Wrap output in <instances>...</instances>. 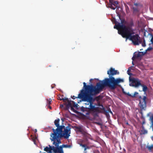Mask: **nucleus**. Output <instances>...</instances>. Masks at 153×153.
Here are the masks:
<instances>
[{
    "mask_svg": "<svg viewBox=\"0 0 153 153\" xmlns=\"http://www.w3.org/2000/svg\"><path fill=\"white\" fill-rule=\"evenodd\" d=\"M130 67H134L133 66H131Z\"/></svg>",
    "mask_w": 153,
    "mask_h": 153,
    "instance_id": "obj_43",
    "label": "nucleus"
},
{
    "mask_svg": "<svg viewBox=\"0 0 153 153\" xmlns=\"http://www.w3.org/2000/svg\"><path fill=\"white\" fill-rule=\"evenodd\" d=\"M118 4V2L117 1H114V3L112 4L114 6L116 7V5Z\"/></svg>",
    "mask_w": 153,
    "mask_h": 153,
    "instance_id": "obj_21",
    "label": "nucleus"
},
{
    "mask_svg": "<svg viewBox=\"0 0 153 153\" xmlns=\"http://www.w3.org/2000/svg\"><path fill=\"white\" fill-rule=\"evenodd\" d=\"M99 98H100V96H99L97 97H96V98H97V99H99Z\"/></svg>",
    "mask_w": 153,
    "mask_h": 153,
    "instance_id": "obj_37",
    "label": "nucleus"
},
{
    "mask_svg": "<svg viewBox=\"0 0 153 153\" xmlns=\"http://www.w3.org/2000/svg\"><path fill=\"white\" fill-rule=\"evenodd\" d=\"M48 107H49V108L50 109H51L52 108V107L50 105H48Z\"/></svg>",
    "mask_w": 153,
    "mask_h": 153,
    "instance_id": "obj_33",
    "label": "nucleus"
},
{
    "mask_svg": "<svg viewBox=\"0 0 153 153\" xmlns=\"http://www.w3.org/2000/svg\"><path fill=\"white\" fill-rule=\"evenodd\" d=\"M152 49H153V48L152 47H149L148 48V49L147 50H146L145 52H146V53L147 52V51L152 50Z\"/></svg>",
    "mask_w": 153,
    "mask_h": 153,
    "instance_id": "obj_23",
    "label": "nucleus"
},
{
    "mask_svg": "<svg viewBox=\"0 0 153 153\" xmlns=\"http://www.w3.org/2000/svg\"><path fill=\"white\" fill-rule=\"evenodd\" d=\"M146 53V52H139L137 53H134V54L132 58V63L133 65H134L133 61H134L136 59L142 57Z\"/></svg>",
    "mask_w": 153,
    "mask_h": 153,
    "instance_id": "obj_8",
    "label": "nucleus"
},
{
    "mask_svg": "<svg viewBox=\"0 0 153 153\" xmlns=\"http://www.w3.org/2000/svg\"><path fill=\"white\" fill-rule=\"evenodd\" d=\"M146 148L150 151H151L152 149H153V145H152L150 146H146Z\"/></svg>",
    "mask_w": 153,
    "mask_h": 153,
    "instance_id": "obj_15",
    "label": "nucleus"
},
{
    "mask_svg": "<svg viewBox=\"0 0 153 153\" xmlns=\"http://www.w3.org/2000/svg\"><path fill=\"white\" fill-rule=\"evenodd\" d=\"M72 102L73 103V106L75 108H77L78 105L74 101H72Z\"/></svg>",
    "mask_w": 153,
    "mask_h": 153,
    "instance_id": "obj_19",
    "label": "nucleus"
},
{
    "mask_svg": "<svg viewBox=\"0 0 153 153\" xmlns=\"http://www.w3.org/2000/svg\"><path fill=\"white\" fill-rule=\"evenodd\" d=\"M110 112L111 113H112V112L111 111Z\"/></svg>",
    "mask_w": 153,
    "mask_h": 153,
    "instance_id": "obj_44",
    "label": "nucleus"
},
{
    "mask_svg": "<svg viewBox=\"0 0 153 153\" xmlns=\"http://www.w3.org/2000/svg\"><path fill=\"white\" fill-rule=\"evenodd\" d=\"M113 4H110L109 7H110L111 9H113V10H115V9L116 7H114L113 6Z\"/></svg>",
    "mask_w": 153,
    "mask_h": 153,
    "instance_id": "obj_22",
    "label": "nucleus"
},
{
    "mask_svg": "<svg viewBox=\"0 0 153 153\" xmlns=\"http://www.w3.org/2000/svg\"><path fill=\"white\" fill-rule=\"evenodd\" d=\"M129 79L130 81L131 82V84H130V86L137 87L141 86L142 84L138 78H131L130 77H129Z\"/></svg>",
    "mask_w": 153,
    "mask_h": 153,
    "instance_id": "obj_7",
    "label": "nucleus"
},
{
    "mask_svg": "<svg viewBox=\"0 0 153 153\" xmlns=\"http://www.w3.org/2000/svg\"><path fill=\"white\" fill-rule=\"evenodd\" d=\"M100 92H98L83 97L84 101L87 102L85 103V105H88V107L86 106L85 108L82 107L81 108V111L82 112H83L85 111L87 112L85 113L86 115H89L91 112H98L99 111L98 108L96 107L95 105H93L95 99L93 97L96 95Z\"/></svg>",
    "mask_w": 153,
    "mask_h": 153,
    "instance_id": "obj_4",
    "label": "nucleus"
},
{
    "mask_svg": "<svg viewBox=\"0 0 153 153\" xmlns=\"http://www.w3.org/2000/svg\"><path fill=\"white\" fill-rule=\"evenodd\" d=\"M133 25V23L131 22L127 26L120 25L119 23L116 26L118 27L117 30L118 33L121 35L123 37L131 41L134 45H138L140 43V38L137 34L133 35L134 34L132 28Z\"/></svg>",
    "mask_w": 153,
    "mask_h": 153,
    "instance_id": "obj_2",
    "label": "nucleus"
},
{
    "mask_svg": "<svg viewBox=\"0 0 153 153\" xmlns=\"http://www.w3.org/2000/svg\"><path fill=\"white\" fill-rule=\"evenodd\" d=\"M109 3H110V4H112L113 3H114V0H109Z\"/></svg>",
    "mask_w": 153,
    "mask_h": 153,
    "instance_id": "obj_29",
    "label": "nucleus"
},
{
    "mask_svg": "<svg viewBox=\"0 0 153 153\" xmlns=\"http://www.w3.org/2000/svg\"><path fill=\"white\" fill-rule=\"evenodd\" d=\"M140 86L143 87V91L145 93L148 90V88L147 86L144 85V84H142Z\"/></svg>",
    "mask_w": 153,
    "mask_h": 153,
    "instance_id": "obj_14",
    "label": "nucleus"
},
{
    "mask_svg": "<svg viewBox=\"0 0 153 153\" xmlns=\"http://www.w3.org/2000/svg\"><path fill=\"white\" fill-rule=\"evenodd\" d=\"M60 119L58 118L54 121L55 125L57 128L56 129H52L53 133H51L50 139L54 138L59 136H62L67 131V133L70 132L71 128L69 126L65 127L63 125H59Z\"/></svg>",
    "mask_w": 153,
    "mask_h": 153,
    "instance_id": "obj_5",
    "label": "nucleus"
},
{
    "mask_svg": "<svg viewBox=\"0 0 153 153\" xmlns=\"http://www.w3.org/2000/svg\"><path fill=\"white\" fill-rule=\"evenodd\" d=\"M123 93L125 95H127L128 96H129L132 97V95H131V94H130L129 92L126 93L124 91H123Z\"/></svg>",
    "mask_w": 153,
    "mask_h": 153,
    "instance_id": "obj_18",
    "label": "nucleus"
},
{
    "mask_svg": "<svg viewBox=\"0 0 153 153\" xmlns=\"http://www.w3.org/2000/svg\"><path fill=\"white\" fill-rule=\"evenodd\" d=\"M78 144L80 146L84 148V153H87L86 150L87 149H90L91 147H93V146H88L89 144L88 143H87L86 144H83L82 142H79L78 143Z\"/></svg>",
    "mask_w": 153,
    "mask_h": 153,
    "instance_id": "obj_9",
    "label": "nucleus"
},
{
    "mask_svg": "<svg viewBox=\"0 0 153 153\" xmlns=\"http://www.w3.org/2000/svg\"><path fill=\"white\" fill-rule=\"evenodd\" d=\"M138 93L137 92H135L134 93V94L132 95V97H135V96L137 95L138 94Z\"/></svg>",
    "mask_w": 153,
    "mask_h": 153,
    "instance_id": "obj_24",
    "label": "nucleus"
},
{
    "mask_svg": "<svg viewBox=\"0 0 153 153\" xmlns=\"http://www.w3.org/2000/svg\"><path fill=\"white\" fill-rule=\"evenodd\" d=\"M124 21H125V20H121V24L120 23L118 22H115V25L114 26V28L117 29V28H118V27L117 26H116V25H117L119 23L120 24V25H124L123 24V23H124Z\"/></svg>",
    "mask_w": 153,
    "mask_h": 153,
    "instance_id": "obj_13",
    "label": "nucleus"
},
{
    "mask_svg": "<svg viewBox=\"0 0 153 153\" xmlns=\"http://www.w3.org/2000/svg\"><path fill=\"white\" fill-rule=\"evenodd\" d=\"M142 46L144 47H145L146 46L145 40H144L143 42L142 43Z\"/></svg>",
    "mask_w": 153,
    "mask_h": 153,
    "instance_id": "obj_27",
    "label": "nucleus"
},
{
    "mask_svg": "<svg viewBox=\"0 0 153 153\" xmlns=\"http://www.w3.org/2000/svg\"><path fill=\"white\" fill-rule=\"evenodd\" d=\"M64 102H66L67 101L68 103L66 105V108H69L70 107L72 106L71 103L72 101H70L68 98H65V99H62Z\"/></svg>",
    "mask_w": 153,
    "mask_h": 153,
    "instance_id": "obj_10",
    "label": "nucleus"
},
{
    "mask_svg": "<svg viewBox=\"0 0 153 153\" xmlns=\"http://www.w3.org/2000/svg\"><path fill=\"white\" fill-rule=\"evenodd\" d=\"M142 133L143 134H146L147 132V131L146 130H144L143 131H142Z\"/></svg>",
    "mask_w": 153,
    "mask_h": 153,
    "instance_id": "obj_30",
    "label": "nucleus"
},
{
    "mask_svg": "<svg viewBox=\"0 0 153 153\" xmlns=\"http://www.w3.org/2000/svg\"><path fill=\"white\" fill-rule=\"evenodd\" d=\"M152 140H153V139H152Z\"/></svg>",
    "mask_w": 153,
    "mask_h": 153,
    "instance_id": "obj_47",
    "label": "nucleus"
},
{
    "mask_svg": "<svg viewBox=\"0 0 153 153\" xmlns=\"http://www.w3.org/2000/svg\"><path fill=\"white\" fill-rule=\"evenodd\" d=\"M76 128L80 132L81 131V128L79 127H77Z\"/></svg>",
    "mask_w": 153,
    "mask_h": 153,
    "instance_id": "obj_26",
    "label": "nucleus"
},
{
    "mask_svg": "<svg viewBox=\"0 0 153 153\" xmlns=\"http://www.w3.org/2000/svg\"><path fill=\"white\" fill-rule=\"evenodd\" d=\"M145 123V121H143V122H142V125H143V124H144Z\"/></svg>",
    "mask_w": 153,
    "mask_h": 153,
    "instance_id": "obj_34",
    "label": "nucleus"
},
{
    "mask_svg": "<svg viewBox=\"0 0 153 153\" xmlns=\"http://www.w3.org/2000/svg\"><path fill=\"white\" fill-rule=\"evenodd\" d=\"M124 82L123 79L120 78L115 79L112 76H110L109 78H105L102 83L97 82L96 86L91 84L86 85L85 82L83 83V87L79 94L78 97H83L94 94L98 92H100L105 86H108L111 89H114L116 88L117 86L121 82Z\"/></svg>",
    "mask_w": 153,
    "mask_h": 153,
    "instance_id": "obj_1",
    "label": "nucleus"
},
{
    "mask_svg": "<svg viewBox=\"0 0 153 153\" xmlns=\"http://www.w3.org/2000/svg\"><path fill=\"white\" fill-rule=\"evenodd\" d=\"M93 80V79H90V82H91V81H92V80Z\"/></svg>",
    "mask_w": 153,
    "mask_h": 153,
    "instance_id": "obj_39",
    "label": "nucleus"
},
{
    "mask_svg": "<svg viewBox=\"0 0 153 153\" xmlns=\"http://www.w3.org/2000/svg\"><path fill=\"white\" fill-rule=\"evenodd\" d=\"M97 123V124H100V123Z\"/></svg>",
    "mask_w": 153,
    "mask_h": 153,
    "instance_id": "obj_41",
    "label": "nucleus"
},
{
    "mask_svg": "<svg viewBox=\"0 0 153 153\" xmlns=\"http://www.w3.org/2000/svg\"><path fill=\"white\" fill-rule=\"evenodd\" d=\"M70 132L67 133L66 131L62 136L51 139L53 146L49 145V147H46L44 148V150L48 153H52V150L54 153H64L63 148H70L71 147V146L65 144H63L60 146L59 145L61 143V139L63 137L66 139L68 138L70 136Z\"/></svg>",
    "mask_w": 153,
    "mask_h": 153,
    "instance_id": "obj_3",
    "label": "nucleus"
},
{
    "mask_svg": "<svg viewBox=\"0 0 153 153\" xmlns=\"http://www.w3.org/2000/svg\"><path fill=\"white\" fill-rule=\"evenodd\" d=\"M117 72V71H116L114 69H113L112 68H111L110 70L108 71L107 74L109 76H112L116 74Z\"/></svg>",
    "mask_w": 153,
    "mask_h": 153,
    "instance_id": "obj_11",
    "label": "nucleus"
},
{
    "mask_svg": "<svg viewBox=\"0 0 153 153\" xmlns=\"http://www.w3.org/2000/svg\"><path fill=\"white\" fill-rule=\"evenodd\" d=\"M63 107H64L63 105H60V107L61 108H62Z\"/></svg>",
    "mask_w": 153,
    "mask_h": 153,
    "instance_id": "obj_32",
    "label": "nucleus"
},
{
    "mask_svg": "<svg viewBox=\"0 0 153 153\" xmlns=\"http://www.w3.org/2000/svg\"><path fill=\"white\" fill-rule=\"evenodd\" d=\"M79 96V94H78V97H75V96H71V97L72 99H75L76 98H79V99H82V100H83V101H84V98H83V97H82V98H79V97H78Z\"/></svg>",
    "mask_w": 153,
    "mask_h": 153,
    "instance_id": "obj_17",
    "label": "nucleus"
},
{
    "mask_svg": "<svg viewBox=\"0 0 153 153\" xmlns=\"http://www.w3.org/2000/svg\"><path fill=\"white\" fill-rule=\"evenodd\" d=\"M150 119L151 121H153V114L150 116Z\"/></svg>",
    "mask_w": 153,
    "mask_h": 153,
    "instance_id": "obj_28",
    "label": "nucleus"
},
{
    "mask_svg": "<svg viewBox=\"0 0 153 153\" xmlns=\"http://www.w3.org/2000/svg\"><path fill=\"white\" fill-rule=\"evenodd\" d=\"M134 4L136 6H137L138 5V4L137 3H135Z\"/></svg>",
    "mask_w": 153,
    "mask_h": 153,
    "instance_id": "obj_38",
    "label": "nucleus"
},
{
    "mask_svg": "<svg viewBox=\"0 0 153 153\" xmlns=\"http://www.w3.org/2000/svg\"><path fill=\"white\" fill-rule=\"evenodd\" d=\"M47 103L48 105H50L52 102V101L51 99H47Z\"/></svg>",
    "mask_w": 153,
    "mask_h": 153,
    "instance_id": "obj_16",
    "label": "nucleus"
},
{
    "mask_svg": "<svg viewBox=\"0 0 153 153\" xmlns=\"http://www.w3.org/2000/svg\"><path fill=\"white\" fill-rule=\"evenodd\" d=\"M133 10H134V11H138V9L137 8H133Z\"/></svg>",
    "mask_w": 153,
    "mask_h": 153,
    "instance_id": "obj_31",
    "label": "nucleus"
},
{
    "mask_svg": "<svg viewBox=\"0 0 153 153\" xmlns=\"http://www.w3.org/2000/svg\"><path fill=\"white\" fill-rule=\"evenodd\" d=\"M135 68H128V70L127 71V73L128 74L131 76L132 75V74L131 73V72L132 71H133Z\"/></svg>",
    "mask_w": 153,
    "mask_h": 153,
    "instance_id": "obj_12",
    "label": "nucleus"
},
{
    "mask_svg": "<svg viewBox=\"0 0 153 153\" xmlns=\"http://www.w3.org/2000/svg\"><path fill=\"white\" fill-rule=\"evenodd\" d=\"M63 97V95H62V96H61L60 95H59V96H58V98L59 100H62V99H65V98H63L62 97Z\"/></svg>",
    "mask_w": 153,
    "mask_h": 153,
    "instance_id": "obj_20",
    "label": "nucleus"
},
{
    "mask_svg": "<svg viewBox=\"0 0 153 153\" xmlns=\"http://www.w3.org/2000/svg\"><path fill=\"white\" fill-rule=\"evenodd\" d=\"M147 97L146 96H144L143 98L141 97H140L139 100V103L138 106L140 108V110L139 111V113L141 114L140 116L141 118L142 119H144V117L143 116V111H145L146 108V99Z\"/></svg>",
    "mask_w": 153,
    "mask_h": 153,
    "instance_id": "obj_6",
    "label": "nucleus"
},
{
    "mask_svg": "<svg viewBox=\"0 0 153 153\" xmlns=\"http://www.w3.org/2000/svg\"><path fill=\"white\" fill-rule=\"evenodd\" d=\"M152 123V127H153V121H151Z\"/></svg>",
    "mask_w": 153,
    "mask_h": 153,
    "instance_id": "obj_35",
    "label": "nucleus"
},
{
    "mask_svg": "<svg viewBox=\"0 0 153 153\" xmlns=\"http://www.w3.org/2000/svg\"><path fill=\"white\" fill-rule=\"evenodd\" d=\"M126 123L127 125H129V124L128 122Z\"/></svg>",
    "mask_w": 153,
    "mask_h": 153,
    "instance_id": "obj_40",
    "label": "nucleus"
},
{
    "mask_svg": "<svg viewBox=\"0 0 153 153\" xmlns=\"http://www.w3.org/2000/svg\"><path fill=\"white\" fill-rule=\"evenodd\" d=\"M152 123V127H153V121H151Z\"/></svg>",
    "mask_w": 153,
    "mask_h": 153,
    "instance_id": "obj_36",
    "label": "nucleus"
},
{
    "mask_svg": "<svg viewBox=\"0 0 153 153\" xmlns=\"http://www.w3.org/2000/svg\"><path fill=\"white\" fill-rule=\"evenodd\" d=\"M71 107V110L73 111L74 112H76V111L73 108V107L72 106L70 107Z\"/></svg>",
    "mask_w": 153,
    "mask_h": 153,
    "instance_id": "obj_25",
    "label": "nucleus"
},
{
    "mask_svg": "<svg viewBox=\"0 0 153 153\" xmlns=\"http://www.w3.org/2000/svg\"><path fill=\"white\" fill-rule=\"evenodd\" d=\"M152 130H153V127H152Z\"/></svg>",
    "mask_w": 153,
    "mask_h": 153,
    "instance_id": "obj_45",
    "label": "nucleus"
},
{
    "mask_svg": "<svg viewBox=\"0 0 153 153\" xmlns=\"http://www.w3.org/2000/svg\"><path fill=\"white\" fill-rule=\"evenodd\" d=\"M119 17L120 18V15H119Z\"/></svg>",
    "mask_w": 153,
    "mask_h": 153,
    "instance_id": "obj_46",
    "label": "nucleus"
},
{
    "mask_svg": "<svg viewBox=\"0 0 153 153\" xmlns=\"http://www.w3.org/2000/svg\"><path fill=\"white\" fill-rule=\"evenodd\" d=\"M142 50V49H140V51H141V50Z\"/></svg>",
    "mask_w": 153,
    "mask_h": 153,
    "instance_id": "obj_42",
    "label": "nucleus"
}]
</instances>
